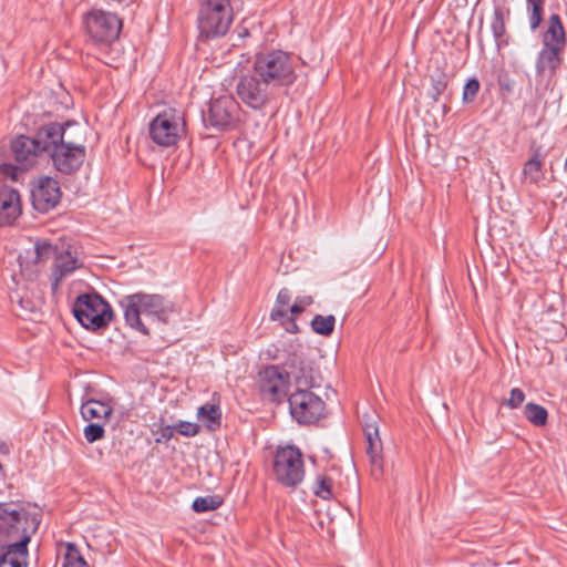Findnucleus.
Segmentation results:
<instances>
[{
  "label": "nucleus",
  "instance_id": "1",
  "mask_svg": "<svg viewBox=\"0 0 567 567\" xmlns=\"http://www.w3.org/2000/svg\"><path fill=\"white\" fill-rule=\"evenodd\" d=\"M118 303L124 310L125 322L144 336H150V330L141 319L142 313L162 323H168L175 307L174 302L163 295L143 291L124 296Z\"/></svg>",
  "mask_w": 567,
  "mask_h": 567
},
{
  "label": "nucleus",
  "instance_id": "2",
  "mask_svg": "<svg viewBox=\"0 0 567 567\" xmlns=\"http://www.w3.org/2000/svg\"><path fill=\"white\" fill-rule=\"evenodd\" d=\"M252 70L277 93L289 89L297 79L296 62L292 53L280 49H265L255 53Z\"/></svg>",
  "mask_w": 567,
  "mask_h": 567
},
{
  "label": "nucleus",
  "instance_id": "3",
  "mask_svg": "<svg viewBox=\"0 0 567 567\" xmlns=\"http://www.w3.org/2000/svg\"><path fill=\"white\" fill-rule=\"evenodd\" d=\"M234 21L230 0H202L197 12L199 38L218 39L226 35Z\"/></svg>",
  "mask_w": 567,
  "mask_h": 567
},
{
  "label": "nucleus",
  "instance_id": "4",
  "mask_svg": "<svg viewBox=\"0 0 567 567\" xmlns=\"http://www.w3.org/2000/svg\"><path fill=\"white\" fill-rule=\"evenodd\" d=\"M72 312L83 328L94 332L106 329L114 318L111 305L96 291L79 295Z\"/></svg>",
  "mask_w": 567,
  "mask_h": 567
},
{
  "label": "nucleus",
  "instance_id": "5",
  "mask_svg": "<svg viewBox=\"0 0 567 567\" xmlns=\"http://www.w3.org/2000/svg\"><path fill=\"white\" fill-rule=\"evenodd\" d=\"M85 34L95 45H111L118 40L123 20L114 12L92 8L83 14Z\"/></svg>",
  "mask_w": 567,
  "mask_h": 567
},
{
  "label": "nucleus",
  "instance_id": "6",
  "mask_svg": "<svg viewBox=\"0 0 567 567\" xmlns=\"http://www.w3.org/2000/svg\"><path fill=\"white\" fill-rule=\"evenodd\" d=\"M239 116L240 105L229 95L212 99L207 111L202 112L204 126L220 133L235 130L240 121Z\"/></svg>",
  "mask_w": 567,
  "mask_h": 567
},
{
  "label": "nucleus",
  "instance_id": "7",
  "mask_svg": "<svg viewBox=\"0 0 567 567\" xmlns=\"http://www.w3.org/2000/svg\"><path fill=\"white\" fill-rule=\"evenodd\" d=\"M272 473L278 483L286 487H296L305 476L301 451L293 445L278 447L272 462Z\"/></svg>",
  "mask_w": 567,
  "mask_h": 567
},
{
  "label": "nucleus",
  "instance_id": "8",
  "mask_svg": "<svg viewBox=\"0 0 567 567\" xmlns=\"http://www.w3.org/2000/svg\"><path fill=\"white\" fill-rule=\"evenodd\" d=\"M186 122L176 109H166L158 113L150 123L152 141L162 147L177 144L181 134L185 131Z\"/></svg>",
  "mask_w": 567,
  "mask_h": 567
},
{
  "label": "nucleus",
  "instance_id": "9",
  "mask_svg": "<svg viewBox=\"0 0 567 567\" xmlns=\"http://www.w3.org/2000/svg\"><path fill=\"white\" fill-rule=\"evenodd\" d=\"M37 523V529L41 523V515L31 514L20 503H0V535L13 539L20 537L24 529H30Z\"/></svg>",
  "mask_w": 567,
  "mask_h": 567
},
{
  "label": "nucleus",
  "instance_id": "10",
  "mask_svg": "<svg viewBox=\"0 0 567 567\" xmlns=\"http://www.w3.org/2000/svg\"><path fill=\"white\" fill-rule=\"evenodd\" d=\"M236 93L246 106L255 111L262 110L277 94L261 76L255 74L252 69L239 76Z\"/></svg>",
  "mask_w": 567,
  "mask_h": 567
},
{
  "label": "nucleus",
  "instance_id": "11",
  "mask_svg": "<svg viewBox=\"0 0 567 567\" xmlns=\"http://www.w3.org/2000/svg\"><path fill=\"white\" fill-rule=\"evenodd\" d=\"M288 403L291 417L299 424H313L324 416L326 403L310 389L296 390Z\"/></svg>",
  "mask_w": 567,
  "mask_h": 567
},
{
  "label": "nucleus",
  "instance_id": "12",
  "mask_svg": "<svg viewBox=\"0 0 567 567\" xmlns=\"http://www.w3.org/2000/svg\"><path fill=\"white\" fill-rule=\"evenodd\" d=\"M258 388L261 398L272 403H281L289 396V373L284 370V364H268L258 372Z\"/></svg>",
  "mask_w": 567,
  "mask_h": 567
},
{
  "label": "nucleus",
  "instance_id": "13",
  "mask_svg": "<svg viewBox=\"0 0 567 567\" xmlns=\"http://www.w3.org/2000/svg\"><path fill=\"white\" fill-rule=\"evenodd\" d=\"M61 197L60 184L53 177L40 176L32 182L31 203L37 212L49 213L59 205Z\"/></svg>",
  "mask_w": 567,
  "mask_h": 567
},
{
  "label": "nucleus",
  "instance_id": "14",
  "mask_svg": "<svg viewBox=\"0 0 567 567\" xmlns=\"http://www.w3.org/2000/svg\"><path fill=\"white\" fill-rule=\"evenodd\" d=\"M54 168L63 175H73L80 171L85 158L84 145H75L72 142H63L50 153Z\"/></svg>",
  "mask_w": 567,
  "mask_h": 567
},
{
  "label": "nucleus",
  "instance_id": "15",
  "mask_svg": "<svg viewBox=\"0 0 567 567\" xmlns=\"http://www.w3.org/2000/svg\"><path fill=\"white\" fill-rule=\"evenodd\" d=\"M363 433L367 442V455L371 465V474L379 480L384 473L383 444L380 437L375 416L364 414Z\"/></svg>",
  "mask_w": 567,
  "mask_h": 567
},
{
  "label": "nucleus",
  "instance_id": "16",
  "mask_svg": "<svg viewBox=\"0 0 567 567\" xmlns=\"http://www.w3.org/2000/svg\"><path fill=\"white\" fill-rule=\"evenodd\" d=\"M35 533L37 523L32 528L24 529L13 543L1 546L0 567H28V545Z\"/></svg>",
  "mask_w": 567,
  "mask_h": 567
},
{
  "label": "nucleus",
  "instance_id": "17",
  "mask_svg": "<svg viewBox=\"0 0 567 567\" xmlns=\"http://www.w3.org/2000/svg\"><path fill=\"white\" fill-rule=\"evenodd\" d=\"M284 370L289 373L290 381L293 379L296 390L315 386L313 367L302 354L290 353L284 362Z\"/></svg>",
  "mask_w": 567,
  "mask_h": 567
},
{
  "label": "nucleus",
  "instance_id": "18",
  "mask_svg": "<svg viewBox=\"0 0 567 567\" xmlns=\"http://www.w3.org/2000/svg\"><path fill=\"white\" fill-rule=\"evenodd\" d=\"M74 122L68 121L63 124L58 122H50L38 128L35 135L32 137L40 154L48 152L49 154L54 150L58 144L64 141V133L66 127Z\"/></svg>",
  "mask_w": 567,
  "mask_h": 567
},
{
  "label": "nucleus",
  "instance_id": "19",
  "mask_svg": "<svg viewBox=\"0 0 567 567\" xmlns=\"http://www.w3.org/2000/svg\"><path fill=\"white\" fill-rule=\"evenodd\" d=\"M22 214L20 194L6 183H0V226H10Z\"/></svg>",
  "mask_w": 567,
  "mask_h": 567
},
{
  "label": "nucleus",
  "instance_id": "20",
  "mask_svg": "<svg viewBox=\"0 0 567 567\" xmlns=\"http://www.w3.org/2000/svg\"><path fill=\"white\" fill-rule=\"evenodd\" d=\"M537 332L546 341H556L565 334V327L561 322V312L555 303H551L548 310L540 315Z\"/></svg>",
  "mask_w": 567,
  "mask_h": 567
},
{
  "label": "nucleus",
  "instance_id": "21",
  "mask_svg": "<svg viewBox=\"0 0 567 567\" xmlns=\"http://www.w3.org/2000/svg\"><path fill=\"white\" fill-rule=\"evenodd\" d=\"M11 151L23 169H29L40 155L33 138L25 135H19L11 141Z\"/></svg>",
  "mask_w": 567,
  "mask_h": 567
},
{
  "label": "nucleus",
  "instance_id": "22",
  "mask_svg": "<svg viewBox=\"0 0 567 567\" xmlns=\"http://www.w3.org/2000/svg\"><path fill=\"white\" fill-rule=\"evenodd\" d=\"M542 42L545 47L565 49L567 37L559 14L554 13L550 16L548 27L542 35Z\"/></svg>",
  "mask_w": 567,
  "mask_h": 567
},
{
  "label": "nucleus",
  "instance_id": "23",
  "mask_svg": "<svg viewBox=\"0 0 567 567\" xmlns=\"http://www.w3.org/2000/svg\"><path fill=\"white\" fill-rule=\"evenodd\" d=\"M564 50L565 49L543 45L537 58V73L544 74L548 72L549 76H553L563 62L561 54Z\"/></svg>",
  "mask_w": 567,
  "mask_h": 567
},
{
  "label": "nucleus",
  "instance_id": "24",
  "mask_svg": "<svg viewBox=\"0 0 567 567\" xmlns=\"http://www.w3.org/2000/svg\"><path fill=\"white\" fill-rule=\"evenodd\" d=\"M81 415L84 420L91 421L93 419H106L109 417L113 409L106 403L94 399H89L81 405Z\"/></svg>",
  "mask_w": 567,
  "mask_h": 567
},
{
  "label": "nucleus",
  "instance_id": "25",
  "mask_svg": "<svg viewBox=\"0 0 567 567\" xmlns=\"http://www.w3.org/2000/svg\"><path fill=\"white\" fill-rule=\"evenodd\" d=\"M60 248L56 245L51 244L47 239H38L34 243V258L33 264H44L50 259H56L59 257Z\"/></svg>",
  "mask_w": 567,
  "mask_h": 567
},
{
  "label": "nucleus",
  "instance_id": "26",
  "mask_svg": "<svg viewBox=\"0 0 567 567\" xmlns=\"http://www.w3.org/2000/svg\"><path fill=\"white\" fill-rule=\"evenodd\" d=\"M452 75L447 74L444 70L437 69L431 74V91L429 96L434 103L439 102L440 96L447 90Z\"/></svg>",
  "mask_w": 567,
  "mask_h": 567
},
{
  "label": "nucleus",
  "instance_id": "27",
  "mask_svg": "<svg viewBox=\"0 0 567 567\" xmlns=\"http://www.w3.org/2000/svg\"><path fill=\"white\" fill-rule=\"evenodd\" d=\"M78 259L69 250L59 251V257L53 262V271L66 276L78 268Z\"/></svg>",
  "mask_w": 567,
  "mask_h": 567
},
{
  "label": "nucleus",
  "instance_id": "28",
  "mask_svg": "<svg viewBox=\"0 0 567 567\" xmlns=\"http://www.w3.org/2000/svg\"><path fill=\"white\" fill-rule=\"evenodd\" d=\"M224 504V497L217 494L196 497L192 503V509L195 513H206L215 511Z\"/></svg>",
  "mask_w": 567,
  "mask_h": 567
},
{
  "label": "nucleus",
  "instance_id": "29",
  "mask_svg": "<svg viewBox=\"0 0 567 567\" xmlns=\"http://www.w3.org/2000/svg\"><path fill=\"white\" fill-rule=\"evenodd\" d=\"M493 35L495 38L496 44L498 48L502 45L507 44V41L505 39V21H504V11L502 8L496 7L494 9L493 20L491 24Z\"/></svg>",
  "mask_w": 567,
  "mask_h": 567
},
{
  "label": "nucleus",
  "instance_id": "30",
  "mask_svg": "<svg viewBox=\"0 0 567 567\" xmlns=\"http://www.w3.org/2000/svg\"><path fill=\"white\" fill-rule=\"evenodd\" d=\"M336 318L333 315H316L311 320V329L320 336L329 337L334 331Z\"/></svg>",
  "mask_w": 567,
  "mask_h": 567
},
{
  "label": "nucleus",
  "instance_id": "31",
  "mask_svg": "<svg viewBox=\"0 0 567 567\" xmlns=\"http://www.w3.org/2000/svg\"><path fill=\"white\" fill-rule=\"evenodd\" d=\"M197 415L200 419H206L212 425H208L210 430H215L220 426L221 423V411L218 404L206 403L198 408Z\"/></svg>",
  "mask_w": 567,
  "mask_h": 567
},
{
  "label": "nucleus",
  "instance_id": "32",
  "mask_svg": "<svg viewBox=\"0 0 567 567\" xmlns=\"http://www.w3.org/2000/svg\"><path fill=\"white\" fill-rule=\"evenodd\" d=\"M332 484L331 477L327 475L318 476L313 485L315 495L324 501L333 498Z\"/></svg>",
  "mask_w": 567,
  "mask_h": 567
},
{
  "label": "nucleus",
  "instance_id": "33",
  "mask_svg": "<svg viewBox=\"0 0 567 567\" xmlns=\"http://www.w3.org/2000/svg\"><path fill=\"white\" fill-rule=\"evenodd\" d=\"M270 320L278 321L281 320V326L285 328V330L289 333H298L299 327L296 322V319L293 317L287 316V310L275 308L270 312Z\"/></svg>",
  "mask_w": 567,
  "mask_h": 567
},
{
  "label": "nucleus",
  "instance_id": "34",
  "mask_svg": "<svg viewBox=\"0 0 567 567\" xmlns=\"http://www.w3.org/2000/svg\"><path fill=\"white\" fill-rule=\"evenodd\" d=\"M62 567H89L75 544H66V553L63 557Z\"/></svg>",
  "mask_w": 567,
  "mask_h": 567
},
{
  "label": "nucleus",
  "instance_id": "35",
  "mask_svg": "<svg viewBox=\"0 0 567 567\" xmlns=\"http://www.w3.org/2000/svg\"><path fill=\"white\" fill-rule=\"evenodd\" d=\"M480 89L481 83L476 78L468 79L463 87L462 102L464 104L473 103L480 92Z\"/></svg>",
  "mask_w": 567,
  "mask_h": 567
},
{
  "label": "nucleus",
  "instance_id": "36",
  "mask_svg": "<svg viewBox=\"0 0 567 567\" xmlns=\"http://www.w3.org/2000/svg\"><path fill=\"white\" fill-rule=\"evenodd\" d=\"M156 426V424H154ZM154 435H158L155 439L156 443H167L174 436V425L165 424L164 417H161L157 423V429L152 431Z\"/></svg>",
  "mask_w": 567,
  "mask_h": 567
},
{
  "label": "nucleus",
  "instance_id": "37",
  "mask_svg": "<svg viewBox=\"0 0 567 567\" xmlns=\"http://www.w3.org/2000/svg\"><path fill=\"white\" fill-rule=\"evenodd\" d=\"M83 432H84V437L89 443H94L96 441L104 439V436H105L104 426L97 422L89 423L84 427Z\"/></svg>",
  "mask_w": 567,
  "mask_h": 567
},
{
  "label": "nucleus",
  "instance_id": "38",
  "mask_svg": "<svg viewBox=\"0 0 567 567\" xmlns=\"http://www.w3.org/2000/svg\"><path fill=\"white\" fill-rule=\"evenodd\" d=\"M174 429L175 432L186 437L196 436L200 432L199 424L188 421H179L174 425Z\"/></svg>",
  "mask_w": 567,
  "mask_h": 567
},
{
  "label": "nucleus",
  "instance_id": "39",
  "mask_svg": "<svg viewBox=\"0 0 567 567\" xmlns=\"http://www.w3.org/2000/svg\"><path fill=\"white\" fill-rule=\"evenodd\" d=\"M25 169L19 164V166L12 164H1L0 165V174L9 177L11 181H18V175L20 172H24Z\"/></svg>",
  "mask_w": 567,
  "mask_h": 567
},
{
  "label": "nucleus",
  "instance_id": "40",
  "mask_svg": "<svg viewBox=\"0 0 567 567\" xmlns=\"http://www.w3.org/2000/svg\"><path fill=\"white\" fill-rule=\"evenodd\" d=\"M312 302L313 299L311 296L298 297L289 310L292 315H300L305 311V307L310 306Z\"/></svg>",
  "mask_w": 567,
  "mask_h": 567
},
{
  "label": "nucleus",
  "instance_id": "41",
  "mask_svg": "<svg viewBox=\"0 0 567 567\" xmlns=\"http://www.w3.org/2000/svg\"><path fill=\"white\" fill-rule=\"evenodd\" d=\"M548 412L547 410L534 403V426H543L547 423Z\"/></svg>",
  "mask_w": 567,
  "mask_h": 567
},
{
  "label": "nucleus",
  "instance_id": "42",
  "mask_svg": "<svg viewBox=\"0 0 567 567\" xmlns=\"http://www.w3.org/2000/svg\"><path fill=\"white\" fill-rule=\"evenodd\" d=\"M524 399H525L524 392L518 388H514L511 391V396L506 401V404L509 408L515 409V408H518L523 403Z\"/></svg>",
  "mask_w": 567,
  "mask_h": 567
},
{
  "label": "nucleus",
  "instance_id": "43",
  "mask_svg": "<svg viewBox=\"0 0 567 567\" xmlns=\"http://www.w3.org/2000/svg\"><path fill=\"white\" fill-rule=\"evenodd\" d=\"M291 300V293L287 288H282L279 290L276 299V303L279 306L280 309H284V307L288 306Z\"/></svg>",
  "mask_w": 567,
  "mask_h": 567
},
{
  "label": "nucleus",
  "instance_id": "44",
  "mask_svg": "<svg viewBox=\"0 0 567 567\" xmlns=\"http://www.w3.org/2000/svg\"><path fill=\"white\" fill-rule=\"evenodd\" d=\"M498 85L501 87V90L507 92V93H513L514 90H515V83L514 81H511L507 75L505 76H499L498 79Z\"/></svg>",
  "mask_w": 567,
  "mask_h": 567
},
{
  "label": "nucleus",
  "instance_id": "45",
  "mask_svg": "<svg viewBox=\"0 0 567 567\" xmlns=\"http://www.w3.org/2000/svg\"><path fill=\"white\" fill-rule=\"evenodd\" d=\"M64 276L61 274H58L52 270V282H51V290L53 293H55L60 287L61 281L63 280Z\"/></svg>",
  "mask_w": 567,
  "mask_h": 567
},
{
  "label": "nucleus",
  "instance_id": "46",
  "mask_svg": "<svg viewBox=\"0 0 567 567\" xmlns=\"http://www.w3.org/2000/svg\"><path fill=\"white\" fill-rule=\"evenodd\" d=\"M543 3L534 0V17L536 18L537 14H543Z\"/></svg>",
  "mask_w": 567,
  "mask_h": 567
},
{
  "label": "nucleus",
  "instance_id": "47",
  "mask_svg": "<svg viewBox=\"0 0 567 567\" xmlns=\"http://www.w3.org/2000/svg\"><path fill=\"white\" fill-rule=\"evenodd\" d=\"M523 173L525 176H527L529 173H532V157H529L525 164H524V168H523Z\"/></svg>",
  "mask_w": 567,
  "mask_h": 567
},
{
  "label": "nucleus",
  "instance_id": "48",
  "mask_svg": "<svg viewBox=\"0 0 567 567\" xmlns=\"http://www.w3.org/2000/svg\"><path fill=\"white\" fill-rule=\"evenodd\" d=\"M524 413H525L526 419H527L529 422H532V402H528V403L525 405Z\"/></svg>",
  "mask_w": 567,
  "mask_h": 567
},
{
  "label": "nucleus",
  "instance_id": "49",
  "mask_svg": "<svg viewBox=\"0 0 567 567\" xmlns=\"http://www.w3.org/2000/svg\"><path fill=\"white\" fill-rule=\"evenodd\" d=\"M543 21V14H537L536 19L534 18V30L539 27Z\"/></svg>",
  "mask_w": 567,
  "mask_h": 567
},
{
  "label": "nucleus",
  "instance_id": "50",
  "mask_svg": "<svg viewBox=\"0 0 567 567\" xmlns=\"http://www.w3.org/2000/svg\"><path fill=\"white\" fill-rule=\"evenodd\" d=\"M533 164H534V171H537L540 168V161L537 159L536 155H534Z\"/></svg>",
  "mask_w": 567,
  "mask_h": 567
},
{
  "label": "nucleus",
  "instance_id": "51",
  "mask_svg": "<svg viewBox=\"0 0 567 567\" xmlns=\"http://www.w3.org/2000/svg\"><path fill=\"white\" fill-rule=\"evenodd\" d=\"M101 1L106 3V4L122 3L123 2V0H101Z\"/></svg>",
  "mask_w": 567,
  "mask_h": 567
},
{
  "label": "nucleus",
  "instance_id": "52",
  "mask_svg": "<svg viewBox=\"0 0 567 567\" xmlns=\"http://www.w3.org/2000/svg\"><path fill=\"white\" fill-rule=\"evenodd\" d=\"M525 75H526L527 85L530 86V79L527 73Z\"/></svg>",
  "mask_w": 567,
  "mask_h": 567
},
{
  "label": "nucleus",
  "instance_id": "53",
  "mask_svg": "<svg viewBox=\"0 0 567 567\" xmlns=\"http://www.w3.org/2000/svg\"><path fill=\"white\" fill-rule=\"evenodd\" d=\"M526 2H527V9H529L532 6V0H526Z\"/></svg>",
  "mask_w": 567,
  "mask_h": 567
},
{
  "label": "nucleus",
  "instance_id": "54",
  "mask_svg": "<svg viewBox=\"0 0 567 567\" xmlns=\"http://www.w3.org/2000/svg\"><path fill=\"white\" fill-rule=\"evenodd\" d=\"M443 109H444V112H446L449 110L446 104L443 105Z\"/></svg>",
  "mask_w": 567,
  "mask_h": 567
},
{
  "label": "nucleus",
  "instance_id": "55",
  "mask_svg": "<svg viewBox=\"0 0 567 567\" xmlns=\"http://www.w3.org/2000/svg\"><path fill=\"white\" fill-rule=\"evenodd\" d=\"M2 468H3V467H2V464L0 463V471H2Z\"/></svg>",
  "mask_w": 567,
  "mask_h": 567
}]
</instances>
